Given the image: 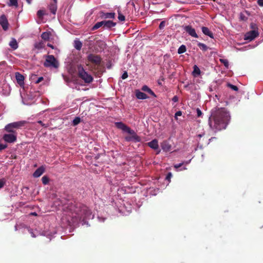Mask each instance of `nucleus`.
I'll list each match as a JSON object with an SVG mask.
<instances>
[{"mask_svg":"<svg viewBox=\"0 0 263 263\" xmlns=\"http://www.w3.org/2000/svg\"><path fill=\"white\" fill-rule=\"evenodd\" d=\"M230 119L229 112L225 108L212 109L209 119V125L215 132L225 129Z\"/></svg>","mask_w":263,"mask_h":263,"instance_id":"obj_1","label":"nucleus"},{"mask_svg":"<svg viewBox=\"0 0 263 263\" xmlns=\"http://www.w3.org/2000/svg\"><path fill=\"white\" fill-rule=\"evenodd\" d=\"M26 123L25 121H20L7 124L3 129L5 133L3 134L2 139L8 143H15L17 140V129L24 126Z\"/></svg>","mask_w":263,"mask_h":263,"instance_id":"obj_2","label":"nucleus"},{"mask_svg":"<svg viewBox=\"0 0 263 263\" xmlns=\"http://www.w3.org/2000/svg\"><path fill=\"white\" fill-rule=\"evenodd\" d=\"M67 209L72 214H75L76 217L80 219L89 218L91 215V210L81 203L70 202L67 206Z\"/></svg>","mask_w":263,"mask_h":263,"instance_id":"obj_3","label":"nucleus"},{"mask_svg":"<svg viewBox=\"0 0 263 263\" xmlns=\"http://www.w3.org/2000/svg\"><path fill=\"white\" fill-rule=\"evenodd\" d=\"M77 68L79 77L83 80L85 83H90L92 82V77L85 70L81 65H78Z\"/></svg>","mask_w":263,"mask_h":263,"instance_id":"obj_4","label":"nucleus"},{"mask_svg":"<svg viewBox=\"0 0 263 263\" xmlns=\"http://www.w3.org/2000/svg\"><path fill=\"white\" fill-rule=\"evenodd\" d=\"M250 27L253 30L247 32L245 34L244 37L245 40L249 41L254 40L259 35L258 28L255 23H251Z\"/></svg>","mask_w":263,"mask_h":263,"instance_id":"obj_5","label":"nucleus"},{"mask_svg":"<svg viewBox=\"0 0 263 263\" xmlns=\"http://www.w3.org/2000/svg\"><path fill=\"white\" fill-rule=\"evenodd\" d=\"M44 65L46 67L52 66L54 68H57L59 66V64L53 55H47L46 56V61L44 63Z\"/></svg>","mask_w":263,"mask_h":263,"instance_id":"obj_6","label":"nucleus"},{"mask_svg":"<svg viewBox=\"0 0 263 263\" xmlns=\"http://www.w3.org/2000/svg\"><path fill=\"white\" fill-rule=\"evenodd\" d=\"M87 60L88 62L92 64L95 67L97 66L98 67L101 65L102 58L99 55L92 53L89 54L87 56Z\"/></svg>","mask_w":263,"mask_h":263,"instance_id":"obj_7","label":"nucleus"},{"mask_svg":"<svg viewBox=\"0 0 263 263\" xmlns=\"http://www.w3.org/2000/svg\"><path fill=\"white\" fill-rule=\"evenodd\" d=\"M127 133L129 134L130 136L125 137V140L126 141H134L135 142H138L141 141V138L137 135L134 130L130 129V132H128Z\"/></svg>","mask_w":263,"mask_h":263,"instance_id":"obj_8","label":"nucleus"},{"mask_svg":"<svg viewBox=\"0 0 263 263\" xmlns=\"http://www.w3.org/2000/svg\"><path fill=\"white\" fill-rule=\"evenodd\" d=\"M184 30L191 36L198 38V36L196 32V31L194 28H193L190 25H186L184 26Z\"/></svg>","mask_w":263,"mask_h":263,"instance_id":"obj_9","label":"nucleus"},{"mask_svg":"<svg viewBox=\"0 0 263 263\" xmlns=\"http://www.w3.org/2000/svg\"><path fill=\"white\" fill-rule=\"evenodd\" d=\"M0 24L5 31L8 30L9 23L7 18L5 15H2L0 16Z\"/></svg>","mask_w":263,"mask_h":263,"instance_id":"obj_10","label":"nucleus"},{"mask_svg":"<svg viewBox=\"0 0 263 263\" xmlns=\"http://www.w3.org/2000/svg\"><path fill=\"white\" fill-rule=\"evenodd\" d=\"M116 126L120 129L122 130L123 132L127 133L130 132V128L127 126L126 124L122 123V122H116Z\"/></svg>","mask_w":263,"mask_h":263,"instance_id":"obj_11","label":"nucleus"},{"mask_svg":"<svg viewBox=\"0 0 263 263\" xmlns=\"http://www.w3.org/2000/svg\"><path fill=\"white\" fill-rule=\"evenodd\" d=\"M100 17L102 19L114 18L115 17V13L101 11L100 12Z\"/></svg>","mask_w":263,"mask_h":263,"instance_id":"obj_12","label":"nucleus"},{"mask_svg":"<svg viewBox=\"0 0 263 263\" xmlns=\"http://www.w3.org/2000/svg\"><path fill=\"white\" fill-rule=\"evenodd\" d=\"M15 78L17 83L20 85V86H23L24 85V77L23 75L21 74L20 72L15 73Z\"/></svg>","mask_w":263,"mask_h":263,"instance_id":"obj_13","label":"nucleus"},{"mask_svg":"<svg viewBox=\"0 0 263 263\" xmlns=\"http://www.w3.org/2000/svg\"><path fill=\"white\" fill-rule=\"evenodd\" d=\"M161 147L162 150L165 152H169L171 150V145L166 140L163 141L161 143Z\"/></svg>","mask_w":263,"mask_h":263,"instance_id":"obj_14","label":"nucleus"},{"mask_svg":"<svg viewBox=\"0 0 263 263\" xmlns=\"http://www.w3.org/2000/svg\"><path fill=\"white\" fill-rule=\"evenodd\" d=\"M45 172V168L42 166L39 167L35 170L33 174V176L35 178H37L41 176Z\"/></svg>","mask_w":263,"mask_h":263,"instance_id":"obj_15","label":"nucleus"},{"mask_svg":"<svg viewBox=\"0 0 263 263\" xmlns=\"http://www.w3.org/2000/svg\"><path fill=\"white\" fill-rule=\"evenodd\" d=\"M116 24V23L112 21H104V28L110 29L112 27H115Z\"/></svg>","mask_w":263,"mask_h":263,"instance_id":"obj_16","label":"nucleus"},{"mask_svg":"<svg viewBox=\"0 0 263 263\" xmlns=\"http://www.w3.org/2000/svg\"><path fill=\"white\" fill-rule=\"evenodd\" d=\"M147 145L151 148L154 149H157L159 147L158 141L157 139H154L147 143Z\"/></svg>","mask_w":263,"mask_h":263,"instance_id":"obj_17","label":"nucleus"},{"mask_svg":"<svg viewBox=\"0 0 263 263\" xmlns=\"http://www.w3.org/2000/svg\"><path fill=\"white\" fill-rule=\"evenodd\" d=\"M201 30L203 34L209 36L211 38H214L213 33L209 30V29L208 27H202L201 28Z\"/></svg>","mask_w":263,"mask_h":263,"instance_id":"obj_18","label":"nucleus"},{"mask_svg":"<svg viewBox=\"0 0 263 263\" xmlns=\"http://www.w3.org/2000/svg\"><path fill=\"white\" fill-rule=\"evenodd\" d=\"M48 8L50 12L53 14H55L57 10V3H55V2H52L50 3L48 6Z\"/></svg>","mask_w":263,"mask_h":263,"instance_id":"obj_19","label":"nucleus"},{"mask_svg":"<svg viewBox=\"0 0 263 263\" xmlns=\"http://www.w3.org/2000/svg\"><path fill=\"white\" fill-rule=\"evenodd\" d=\"M136 96L138 99H145L148 98L147 96L144 92H141L139 90L136 91Z\"/></svg>","mask_w":263,"mask_h":263,"instance_id":"obj_20","label":"nucleus"},{"mask_svg":"<svg viewBox=\"0 0 263 263\" xmlns=\"http://www.w3.org/2000/svg\"><path fill=\"white\" fill-rule=\"evenodd\" d=\"M9 46L13 49L15 50L18 48V44L16 40L13 38L9 43Z\"/></svg>","mask_w":263,"mask_h":263,"instance_id":"obj_21","label":"nucleus"},{"mask_svg":"<svg viewBox=\"0 0 263 263\" xmlns=\"http://www.w3.org/2000/svg\"><path fill=\"white\" fill-rule=\"evenodd\" d=\"M142 90L143 91L147 92L148 93H149L150 95L154 96V97H156V96L155 93L154 92V91H152L147 86H146V85L143 86L142 87Z\"/></svg>","mask_w":263,"mask_h":263,"instance_id":"obj_22","label":"nucleus"},{"mask_svg":"<svg viewBox=\"0 0 263 263\" xmlns=\"http://www.w3.org/2000/svg\"><path fill=\"white\" fill-rule=\"evenodd\" d=\"M103 26L104 27V21L97 23L91 28V30L94 31Z\"/></svg>","mask_w":263,"mask_h":263,"instance_id":"obj_23","label":"nucleus"},{"mask_svg":"<svg viewBox=\"0 0 263 263\" xmlns=\"http://www.w3.org/2000/svg\"><path fill=\"white\" fill-rule=\"evenodd\" d=\"M50 33L48 32H44L41 35V37L45 41H48L50 39Z\"/></svg>","mask_w":263,"mask_h":263,"instance_id":"obj_24","label":"nucleus"},{"mask_svg":"<svg viewBox=\"0 0 263 263\" xmlns=\"http://www.w3.org/2000/svg\"><path fill=\"white\" fill-rule=\"evenodd\" d=\"M117 12L118 14V20L121 22L124 21L125 20V17L124 15H123L122 14L121 11L119 9H118Z\"/></svg>","mask_w":263,"mask_h":263,"instance_id":"obj_25","label":"nucleus"},{"mask_svg":"<svg viewBox=\"0 0 263 263\" xmlns=\"http://www.w3.org/2000/svg\"><path fill=\"white\" fill-rule=\"evenodd\" d=\"M193 74L195 76L199 75L200 74V70L196 65L194 66V70L193 71Z\"/></svg>","mask_w":263,"mask_h":263,"instance_id":"obj_26","label":"nucleus"},{"mask_svg":"<svg viewBox=\"0 0 263 263\" xmlns=\"http://www.w3.org/2000/svg\"><path fill=\"white\" fill-rule=\"evenodd\" d=\"M9 3L8 4L9 6H14L17 7L18 6V0H9Z\"/></svg>","mask_w":263,"mask_h":263,"instance_id":"obj_27","label":"nucleus"},{"mask_svg":"<svg viewBox=\"0 0 263 263\" xmlns=\"http://www.w3.org/2000/svg\"><path fill=\"white\" fill-rule=\"evenodd\" d=\"M198 46L203 51H206L209 48L205 44L202 43H199L198 44Z\"/></svg>","mask_w":263,"mask_h":263,"instance_id":"obj_28","label":"nucleus"},{"mask_svg":"<svg viewBox=\"0 0 263 263\" xmlns=\"http://www.w3.org/2000/svg\"><path fill=\"white\" fill-rule=\"evenodd\" d=\"M82 46V43L79 41H74V47L77 50H81Z\"/></svg>","mask_w":263,"mask_h":263,"instance_id":"obj_29","label":"nucleus"},{"mask_svg":"<svg viewBox=\"0 0 263 263\" xmlns=\"http://www.w3.org/2000/svg\"><path fill=\"white\" fill-rule=\"evenodd\" d=\"M186 50V46L184 45H182L179 47L178 49V53L179 54H182L184 53Z\"/></svg>","mask_w":263,"mask_h":263,"instance_id":"obj_30","label":"nucleus"},{"mask_svg":"<svg viewBox=\"0 0 263 263\" xmlns=\"http://www.w3.org/2000/svg\"><path fill=\"white\" fill-rule=\"evenodd\" d=\"M80 122H81V118L79 117H77L73 119V120L72 121V125L73 126H76V125H78V124H79Z\"/></svg>","mask_w":263,"mask_h":263,"instance_id":"obj_31","label":"nucleus"},{"mask_svg":"<svg viewBox=\"0 0 263 263\" xmlns=\"http://www.w3.org/2000/svg\"><path fill=\"white\" fill-rule=\"evenodd\" d=\"M42 183L46 185L49 182V179L47 176H44L42 178Z\"/></svg>","mask_w":263,"mask_h":263,"instance_id":"obj_32","label":"nucleus"},{"mask_svg":"<svg viewBox=\"0 0 263 263\" xmlns=\"http://www.w3.org/2000/svg\"><path fill=\"white\" fill-rule=\"evenodd\" d=\"M220 62L222 63L224 66L228 68L229 67V61L226 59H220Z\"/></svg>","mask_w":263,"mask_h":263,"instance_id":"obj_33","label":"nucleus"},{"mask_svg":"<svg viewBox=\"0 0 263 263\" xmlns=\"http://www.w3.org/2000/svg\"><path fill=\"white\" fill-rule=\"evenodd\" d=\"M45 14V11L43 10H39L37 12V16L39 18H42Z\"/></svg>","mask_w":263,"mask_h":263,"instance_id":"obj_34","label":"nucleus"},{"mask_svg":"<svg viewBox=\"0 0 263 263\" xmlns=\"http://www.w3.org/2000/svg\"><path fill=\"white\" fill-rule=\"evenodd\" d=\"M35 47L37 49H41L44 47V43L42 42H40L39 43H36L35 45Z\"/></svg>","mask_w":263,"mask_h":263,"instance_id":"obj_35","label":"nucleus"},{"mask_svg":"<svg viewBox=\"0 0 263 263\" xmlns=\"http://www.w3.org/2000/svg\"><path fill=\"white\" fill-rule=\"evenodd\" d=\"M228 86L229 88H230L232 89H233V90L237 91L238 90V88L236 86L232 85V84H231L230 83H228Z\"/></svg>","mask_w":263,"mask_h":263,"instance_id":"obj_36","label":"nucleus"},{"mask_svg":"<svg viewBox=\"0 0 263 263\" xmlns=\"http://www.w3.org/2000/svg\"><path fill=\"white\" fill-rule=\"evenodd\" d=\"M165 26V21H162L160 24H159V28L160 29L162 30L164 28V27Z\"/></svg>","mask_w":263,"mask_h":263,"instance_id":"obj_37","label":"nucleus"},{"mask_svg":"<svg viewBox=\"0 0 263 263\" xmlns=\"http://www.w3.org/2000/svg\"><path fill=\"white\" fill-rule=\"evenodd\" d=\"M172 173L171 172H169L167 174V175L166 176V178H165V179L168 180L169 182H170L171 181V178H172Z\"/></svg>","mask_w":263,"mask_h":263,"instance_id":"obj_38","label":"nucleus"},{"mask_svg":"<svg viewBox=\"0 0 263 263\" xmlns=\"http://www.w3.org/2000/svg\"><path fill=\"white\" fill-rule=\"evenodd\" d=\"M8 145L7 144H4L0 143V151H2L7 147Z\"/></svg>","mask_w":263,"mask_h":263,"instance_id":"obj_39","label":"nucleus"},{"mask_svg":"<svg viewBox=\"0 0 263 263\" xmlns=\"http://www.w3.org/2000/svg\"><path fill=\"white\" fill-rule=\"evenodd\" d=\"M182 115V111H178L175 113V118L176 120H177V117L178 116H181Z\"/></svg>","mask_w":263,"mask_h":263,"instance_id":"obj_40","label":"nucleus"},{"mask_svg":"<svg viewBox=\"0 0 263 263\" xmlns=\"http://www.w3.org/2000/svg\"><path fill=\"white\" fill-rule=\"evenodd\" d=\"M127 77H128V74H127V72L126 71H125V72L123 73V74H122V76L121 78H122V79H126Z\"/></svg>","mask_w":263,"mask_h":263,"instance_id":"obj_41","label":"nucleus"},{"mask_svg":"<svg viewBox=\"0 0 263 263\" xmlns=\"http://www.w3.org/2000/svg\"><path fill=\"white\" fill-rule=\"evenodd\" d=\"M197 117H201L202 114V111L199 108L197 109Z\"/></svg>","mask_w":263,"mask_h":263,"instance_id":"obj_42","label":"nucleus"},{"mask_svg":"<svg viewBox=\"0 0 263 263\" xmlns=\"http://www.w3.org/2000/svg\"><path fill=\"white\" fill-rule=\"evenodd\" d=\"M5 183V181L3 179H0V189L2 188L4 186Z\"/></svg>","mask_w":263,"mask_h":263,"instance_id":"obj_43","label":"nucleus"},{"mask_svg":"<svg viewBox=\"0 0 263 263\" xmlns=\"http://www.w3.org/2000/svg\"><path fill=\"white\" fill-rule=\"evenodd\" d=\"M44 78L43 77H41L40 78H39L37 79V80L35 81V83L36 84H39V83H40L41 81H42L43 80Z\"/></svg>","mask_w":263,"mask_h":263,"instance_id":"obj_44","label":"nucleus"},{"mask_svg":"<svg viewBox=\"0 0 263 263\" xmlns=\"http://www.w3.org/2000/svg\"><path fill=\"white\" fill-rule=\"evenodd\" d=\"M184 164V162L183 163H180L179 164H175L174 165V167L176 168H180L181 166H182V165Z\"/></svg>","mask_w":263,"mask_h":263,"instance_id":"obj_45","label":"nucleus"},{"mask_svg":"<svg viewBox=\"0 0 263 263\" xmlns=\"http://www.w3.org/2000/svg\"><path fill=\"white\" fill-rule=\"evenodd\" d=\"M257 4L259 6L263 7V0H258Z\"/></svg>","mask_w":263,"mask_h":263,"instance_id":"obj_46","label":"nucleus"},{"mask_svg":"<svg viewBox=\"0 0 263 263\" xmlns=\"http://www.w3.org/2000/svg\"><path fill=\"white\" fill-rule=\"evenodd\" d=\"M172 101H174V102H177L178 101V98L177 96H175L173 99H172Z\"/></svg>","mask_w":263,"mask_h":263,"instance_id":"obj_47","label":"nucleus"},{"mask_svg":"<svg viewBox=\"0 0 263 263\" xmlns=\"http://www.w3.org/2000/svg\"><path fill=\"white\" fill-rule=\"evenodd\" d=\"M29 233H30V234H31V236L32 237H35V235H34V234L32 232V230H29Z\"/></svg>","mask_w":263,"mask_h":263,"instance_id":"obj_48","label":"nucleus"},{"mask_svg":"<svg viewBox=\"0 0 263 263\" xmlns=\"http://www.w3.org/2000/svg\"><path fill=\"white\" fill-rule=\"evenodd\" d=\"M37 123L39 124H40V125H41L42 126H45V124L43 123V122L41 120L37 121Z\"/></svg>","mask_w":263,"mask_h":263,"instance_id":"obj_49","label":"nucleus"},{"mask_svg":"<svg viewBox=\"0 0 263 263\" xmlns=\"http://www.w3.org/2000/svg\"><path fill=\"white\" fill-rule=\"evenodd\" d=\"M47 46L50 48H51L52 49H53L54 48V47L52 45L50 44H47Z\"/></svg>","mask_w":263,"mask_h":263,"instance_id":"obj_50","label":"nucleus"},{"mask_svg":"<svg viewBox=\"0 0 263 263\" xmlns=\"http://www.w3.org/2000/svg\"><path fill=\"white\" fill-rule=\"evenodd\" d=\"M26 1L29 4H30L31 3L32 0H26Z\"/></svg>","mask_w":263,"mask_h":263,"instance_id":"obj_51","label":"nucleus"},{"mask_svg":"<svg viewBox=\"0 0 263 263\" xmlns=\"http://www.w3.org/2000/svg\"><path fill=\"white\" fill-rule=\"evenodd\" d=\"M30 214L32 215H34V216L37 215V214L35 212L31 213Z\"/></svg>","mask_w":263,"mask_h":263,"instance_id":"obj_52","label":"nucleus"},{"mask_svg":"<svg viewBox=\"0 0 263 263\" xmlns=\"http://www.w3.org/2000/svg\"><path fill=\"white\" fill-rule=\"evenodd\" d=\"M36 75L35 74H32V76H31V79H33V77H35Z\"/></svg>","mask_w":263,"mask_h":263,"instance_id":"obj_53","label":"nucleus"},{"mask_svg":"<svg viewBox=\"0 0 263 263\" xmlns=\"http://www.w3.org/2000/svg\"><path fill=\"white\" fill-rule=\"evenodd\" d=\"M243 17H245V16H242V15H241V18L242 20H244Z\"/></svg>","mask_w":263,"mask_h":263,"instance_id":"obj_54","label":"nucleus"},{"mask_svg":"<svg viewBox=\"0 0 263 263\" xmlns=\"http://www.w3.org/2000/svg\"><path fill=\"white\" fill-rule=\"evenodd\" d=\"M53 2H55V3H57L58 0H53Z\"/></svg>","mask_w":263,"mask_h":263,"instance_id":"obj_55","label":"nucleus"},{"mask_svg":"<svg viewBox=\"0 0 263 263\" xmlns=\"http://www.w3.org/2000/svg\"><path fill=\"white\" fill-rule=\"evenodd\" d=\"M158 84H159V85H162V84H161V82H158Z\"/></svg>","mask_w":263,"mask_h":263,"instance_id":"obj_56","label":"nucleus"},{"mask_svg":"<svg viewBox=\"0 0 263 263\" xmlns=\"http://www.w3.org/2000/svg\"><path fill=\"white\" fill-rule=\"evenodd\" d=\"M198 136L199 137H201V135H198Z\"/></svg>","mask_w":263,"mask_h":263,"instance_id":"obj_57","label":"nucleus"},{"mask_svg":"<svg viewBox=\"0 0 263 263\" xmlns=\"http://www.w3.org/2000/svg\"><path fill=\"white\" fill-rule=\"evenodd\" d=\"M160 151H159L157 153V154H159L160 153Z\"/></svg>","mask_w":263,"mask_h":263,"instance_id":"obj_58","label":"nucleus"},{"mask_svg":"<svg viewBox=\"0 0 263 263\" xmlns=\"http://www.w3.org/2000/svg\"><path fill=\"white\" fill-rule=\"evenodd\" d=\"M186 168L185 167H184L183 170H186Z\"/></svg>","mask_w":263,"mask_h":263,"instance_id":"obj_59","label":"nucleus"}]
</instances>
